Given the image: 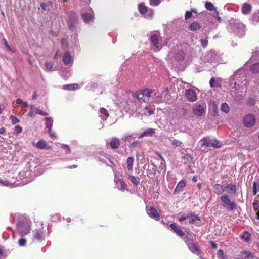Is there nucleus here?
I'll list each match as a JSON object with an SVG mask.
<instances>
[{"instance_id":"obj_46","label":"nucleus","mask_w":259,"mask_h":259,"mask_svg":"<svg viewBox=\"0 0 259 259\" xmlns=\"http://www.w3.org/2000/svg\"><path fill=\"white\" fill-rule=\"evenodd\" d=\"M61 46L63 48H66L68 47L67 41L66 39L63 38L61 41Z\"/></svg>"},{"instance_id":"obj_17","label":"nucleus","mask_w":259,"mask_h":259,"mask_svg":"<svg viewBox=\"0 0 259 259\" xmlns=\"http://www.w3.org/2000/svg\"><path fill=\"white\" fill-rule=\"evenodd\" d=\"M252 6L249 3H244L241 8V12L243 14L246 15L250 13Z\"/></svg>"},{"instance_id":"obj_16","label":"nucleus","mask_w":259,"mask_h":259,"mask_svg":"<svg viewBox=\"0 0 259 259\" xmlns=\"http://www.w3.org/2000/svg\"><path fill=\"white\" fill-rule=\"evenodd\" d=\"M53 125V120L50 117H47L46 118V126L48 128V131L51 137H54L55 135L51 133V128Z\"/></svg>"},{"instance_id":"obj_1","label":"nucleus","mask_w":259,"mask_h":259,"mask_svg":"<svg viewBox=\"0 0 259 259\" xmlns=\"http://www.w3.org/2000/svg\"><path fill=\"white\" fill-rule=\"evenodd\" d=\"M221 205L228 211H232L237 208V205L234 201H232L229 196L224 194L220 197Z\"/></svg>"},{"instance_id":"obj_37","label":"nucleus","mask_w":259,"mask_h":259,"mask_svg":"<svg viewBox=\"0 0 259 259\" xmlns=\"http://www.w3.org/2000/svg\"><path fill=\"white\" fill-rule=\"evenodd\" d=\"M145 98H149L151 96L152 91L148 89L141 90Z\"/></svg>"},{"instance_id":"obj_47","label":"nucleus","mask_w":259,"mask_h":259,"mask_svg":"<svg viewBox=\"0 0 259 259\" xmlns=\"http://www.w3.org/2000/svg\"><path fill=\"white\" fill-rule=\"evenodd\" d=\"M26 240L25 239L21 238L18 240V244L20 246H24L25 245Z\"/></svg>"},{"instance_id":"obj_8","label":"nucleus","mask_w":259,"mask_h":259,"mask_svg":"<svg viewBox=\"0 0 259 259\" xmlns=\"http://www.w3.org/2000/svg\"><path fill=\"white\" fill-rule=\"evenodd\" d=\"M161 40V37L157 34H153L150 37L151 43L157 49L159 48Z\"/></svg>"},{"instance_id":"obj_48","label":"nucleus","mask_w":259,"mask_h":259,"mask_svg":"<svg viewBox=\"0 0 259 259\" xmlns=\"http://www.w3.org/2000/svg\"><path fill=\"white\" fill-rule=\"evenodd\" d=\"M252 193L253 195H255L257 193V183L255 182H254L253 184Z\"/></svg>"},{"instance_id":"obj_63","label":"nucleus","mask_w":259,"mask_h":259,"mask_svg":"<svg viewBox=\"0 0 259 259\" xmlns=\"http://www.w3.org/2000/svg\"><path fill=\"white\" fill-rule=\"evenodd\" d=\"M248 103L251 105H253L255 103V101L253 99H249V100H248Z\"/></svg>"},{"instance_id":"obj_21","label":"nucleus","mask_w":259,"mask_h":259,"mask_svg":"<svg viewBox=\"0 0 259 259\" xmlns=\"http://www.w3.org/2000/svg\"><path fill=\"white\" fill-rule=\"evenodd\" d=\"M94 17L93 13H85L82 14V18L85 23L92 21Z\"/></svg>"},{"instance_id":"obj_23","label":"nucleus","mask_w":259,"mask_h":259,"mask_svg":"<svg viewBox=\"0 0 259 259\" xmlns=\"http://www.w3.org/2000/svg\"><path fill=\"white\" fill-rule=\"evenodd\" d=\"M240 237L241 239L244 240L245 242H248L250 240L251 234L249 232L245 231Z\"/></svg>"},{"instance_id":"obj_15","label":"nucleus","mask_w":259,"mask_h":259,"mask_svg":"<svg viewBox=\"0 0 259 259\" xmlns=\"http://www.w3.org/2000/svg\"><path fill=\"white\" fill-rule=\"evenodd\" d=\"M186 184L185 181L184 180H182L177 184L174 192V193L176 194L180 193L183 190V188L186 186Z\"/></svg>"},{"instance_id":"obj_7","label":"nucleus","mask_w":259,"mask_h":259,"mask_svg":"<svg viewBox=\"0 0 259 259\" xmlns=\"http://www.w3.org/2000/svg\"><path fill=\"white\" fill-rule=\"evenodd\" d=\"M185 96L190 102H194L197 100V95L195 91L193 89H188L185 91Z\"/></svg>"},{"instance_id":"obj_56","label":"nucleus","mask_w":259,"mask_h":259,"mask_svg":"<svg viewBox=\"0 0 259 259\" xmlns=\"http://www.w3.org/2000/svg\"><path fill=\"white\" fill-rule=\"evenodd\" d=\"M28 116L29 117H34V111L33 110H30L28 114Z\"/></svg>"},{"instance_id":"obj_36","label":"nucleus","mask_w":259,"mask_h":259,"mask_svg":"<svg viewBox=\"0 0 259 259\" xmlns=\"http://www.w3.org/2000/svg\"><path fill=\"white\" fill-rule=\"evenodd\" d=\"M172 145L174 148L177 147H180L182 145V142L178 140L177 139H174L172 141Z\"/></svg>"},{"instance_id":"obj_27","label":"nucleus","mask_w":259,"mask_h":259,"mask_svg":"<svg viewBox=\"0 0 259 259\" xmlns=\"http://www.w3.org/2000/svg\"><path fill=\"white\" fill-rule=\"evenodd\" d=\"M201 28L200 24L197 21H194L192 22L189 25V29L192 31H196L200 29Z\"/></svg>"},{"instance_id":"obj_35","label":"nucleus","mask_w":259,"mask_h":259,"mask_svg":"<svg viewBox=\"0 0 259 259\" xmlns=\"http://www.w3.org/2000/svg\"><path fill=\"white\" fill-rule=\"evenodd\" d=\"M221 109L222 111L227 113L229 112L230 108L227 103H223L221 105Z\"/></svg>"},{"instance_id":"obj_28","label":"nucleus","mask_w":259,"mask_h":259,"mask_svg":"<svg viewBox=\"0 0 259 259\" xmlns=\"http://www.w3.org/2000/svg\"><path fill=\"white\" fill-rule=\"evenodd\" d=\"M36 147L37 149H45V148L48 149L49 148L48 147H47V142L44 140H39L36 144Z\"/></svg>"},{"instance_id":"obj_42","label":"nucleus","mask_w":259,"mask_h":259,"mask_svg":"<svg viewBox=\"0 0 259 259\" xmlns=\"http://www.w3.org/2000/svg\"><path fill=\"white\" fill-rule=\"evenodd\" d=\"M130 177H131V180L133 183H134L136 185H138L139 184L140 182H139V180L138 178L134 176H132Z\"/></svg>"},{"instance_id":"obj_62","label":"nucleus","mask_w":259,"mask_h":259,"mask_svg":"<svg viewBox=\"0 0 259 259\" xmlns=\"http://www.w3.org/2000/svg\"><path fill=\"white\" fill-rule=\"evenodd\" d=\"M37 93L36 91H35L33 93L32 98V99H36L37 98Z\"/></svg>"},{"instance_id":"obj_51","label":"nucleus","mask_w":259,"mask_h":259,"mask_svg":"<svg viewBox=\"0 0 259 259\" xmlns=\"http://www.w3.org/2000/svg\"><path fill=\"white\" fill-rule=\"evenodd\" d=\"M192 16V13L191 11H187L185 15V19L186 20L188 19Z\"/></svg>"},{"instance_id":"obj_11","label":"nucleus","mask_w":259,"mask_h":259,"mask_svg":"<svg viewBox=\"0 0 259 259\" xmlns=\"http://www.w3.org/2000/svg\"><path fill=\"white\" fill-rule=\"evenodd\" d=\"M107 144L110 145L112 149H116L119 147L120 142L119 139L116 137H113L111 139L110 142Z\"/></svg>"},{"instance_id":"obj_59","label":"nucleus","mask_w":259,"mask_h":259,"mask_svg":"<svg viewBox=\"0 0 259 259\" xmlns=\"http://www.w3.org/2000/svg\"><path fill=\"white\" fill-rule=\"evenodd\" d=\"M0 183L5 186H7L9 184L8 181H4L2 180H0Z\"/></svg>"},{"instance_id":"obj_32","label":"nucleus","mask_w":259,"mask_h":259,"mask_svg":"<svg viewBox=\"0 0 259 259\" xmlns=\"http://www.w3.org/2000/svg\"><path fill=\"white\" fill-rule=\"evenodd\" d=\"M78 87V84H67L65 85L63 87V89L64 90H74L77 89Z\"/></svg>"},{"instance_id":"obj_2","label":"nucleus","mask_w":259,"mask_h":259,"mask_svg":"<svg viewBox=\"0 0 259 259\" xmlns=\"http://www.w3.org/2000/svg\"><path fill=\"white\" fill-rule=\"evenodd\" d=\"M201 141L202 142V147H212L214 148H218L222 146V143L220 141L216 140H211L208 137L203 138Z\"/></svg>"},{"instance_id":"obj_26","label":"nucleus","mask_w":259,"mask_h":259,"mask_svg":"<svg viewBox=\"0 0 259 259\" xmlns=\"http://www.w3.org/2000/svg\"><path fill=\"white\" fill-rule=\"evenodd\" d=\"M138 9L141 14H144L148 11V8L143 3L139 4Z\"/></svg>"},{"instance_id":"obj_38","label":"nucleus","mask_w":259,"mask_h":259,"mask_svg":"<svg viewBox=\"0 0 259 259\" xmlns=\"http://www.w3.org/2000/svg\"><path fill=\"white\" fill-rule=\"evenodd\" d=\"M100 112L102 114L105 115V118H101L103 120H105L107 119V117L109 116V113L107 112V110L105 108H101L100 109Z\"/></svg>"},{"instance_id":"obj_6","label":"nucleus","mask_w":259,"mask_h":259,"mask_svg":"<svg viewBox=\"0 0 259 259\" xmlns=\"http://www.w3.org/2000/svg\"><path fill=\"white\" fill-rule=\"evenodd\" d=\"M146 210L150 218H153L157 221L160 219V214L156 209L153 206H147Z\"/></svg>"},{"instance_id":"obj_33","label":"nucleus","mask_w":259,"mask_h":259,"mask_svg":"<svg viewBox=\"0 0 259 259\" xmlns=\"http://www.w3.org/2000/svg\"><path fill=\"white\" fill-rule=\"evenodd\" d=\"M134 159L132 157H128L126 160V163L127 164V168L128 170H132L133 166Z\"/></svg>"},{"instance_id":"obj_24","label":"nucleus","mask_w":259,"mask_h":259,"mask_svg":"<svg viewBox=\"0 0 259 259\" xmlns=\"http://www.w3.org/2000/svg\"><path fill=\"white\" fill-rule=\"evenodd\" d=\"M30 109L31 110H34L35 113L40 114L42 116H47L48 115L47 113L45 111H42L39 107H35L34 105H31L30 106Z\"/></svg>"},{"instance_id":"obj_57","label":"nucleus","mask_w":259,"mask_h":259,"mask_svg":"<svg viewBox=\"0 0 259 259\" xmlns=\"http://www.w3.org/2000/svg\"><path fill=\"white\" fill-rule=\"evenodd\" d=\"M7 49L8 50H9V51H10L11 52H13V53L15 52V49L13 47H11L10 46H8Z\"/></svg>"},{"instance_id":"obj_25","label":"nucleus","mask_w":259,"mask_h":259,"mask_svg":"<svg viewBox=\"0 0 259 259\" xmlns=\"http://www.w3.org/2000/svg\"><path fill=\"white\" fill-rule=\"evenodd\" d=\"M240 255L243 258H253L255 256L254 254L251 253L249 251H242L240 252Z\"/></svg>"},{"instance_id":"obj_12","label":"nucleus","mask_w":259,"mask_h":259,"mask_svg":"<svg viewBox=\"0 0 259 259\" xmlns=\"http://www.w3.org/2000/svg\"><path fill=\"white\" fill-rule=\"evenodd\" d=\"M114 182L116 183L118 189L120 190L124 191L126 189V185L122 179L115 177Z\"/></svg>"},{"instance_id":"obj_14","label":"nucleus","mask_w":259,"mask_h":259,"mask_svg":"<svg viewBox=\"0 0 259 259\" xmlns=\"http://www.w3.org/2000/svg\"><path fill=\"white\" fill-rule=\"evenodd\" d=\"M225 189L219 184H215L213 186V191L217 195H221L224 192Z\"/></svg>"},{"instance_id":"obj_40","label":"nucleus","mask_w":259,"mask_h":259,"mask_svg":"<svg viewBox=\"0 0 259 259\" xmlns=\"http://www.w3.org/2000/svg\"><path fill=\"white\" fill-rule=\"evenodd\" d=\"M45 70L46 71H49L52 70V67H53V65L50 62H46L45 63Z\"/></svg>"},{"instance_id":"obj_53","label":"nucleus","mask_w":259,"mask_h":259,"mask_svg":"<svg viewBox=\"0 0 259 259\" xmlns=\"http://www.w3.org/2000/svg\"><path fill=\"white\" fill-rule=\"evenodd\" d=\"M145 110H148V115L149 116V115H151L152 114H154V110H152V109H148V107L147 106H146L145 107Z\"/></svg>"},{"instance_id":"obj_9","label":"nucleus","mask_w":259,"mask_h":259,"mask_svg":"<svg viewBox=\"0 0 259 259\" xmlns=\"http://www.w3.org/2000/svg\"><path fill=\"white\" fill-rule=\"evenodd\" d=\"M205 112L203 107L200 104H196L193 108V112L194 114L197 116H201Z\"/></svg>"},{"instance_id":"obj_5","label":"nucleus","mask_w":259,"mask_h":259,"mask_svg":"<svg viewBox=\"0 0 259 259\" xmlns=\"http://www.w3.org/2000/svg\"><path fill=\"white\" fill-rule=\"evenodd\" d=\"M255 123V118L252 114H247L243 118V123L246 127H252L254 125Z\"/></svg>"},{"instance_id":"obj_31","label":"nucleus","mask_w":259,"mask_h":259,"mask_svg":"<svg viewBox=\"0 0 259 259\" xmlns=\"http://www.w3.org/2000/svg\"><path fill=\"white\" fill-rule=\"evenodd\" d=\"M252 22L254 24L259 23V11L253 14L252 17Z\"/></svg>"},{"instance_id":"obj_64","label":"nucleus","mask_w":259,"mask_h":259,"mask_svg":"<svg viewBox=\"0 0 259 259\" xmlns=\"http://www.w3.org/2000/svg\"><path fill=\"white\" fill-rule=\"evenodd\" d=\"M6 132V130L4 127L0 128V134H4Z\"/></svg>"},{"instance_id":"obj_39","label":"nucleus","mask_w":259,"mask_h":259,"mask_svg":"<svg viewBox=\"0 0 259 259\" xmlns=\"http://www.w3.org/2000/svg\"><path fill=\"white\" fill-rule=\"evenodd\" d=\"M10 119L11 121V123L13 125H15L17 124V123L19 122L20 120L19 119H18L14 115H11L10 117Z\"/></svg>"},{"instance_id":"obj_20","label":"nucleus","mask_w":259,"mask_h":259,"mask_svg":"<svg viewBox=\"0 0 259 259\" xmlns=\"http://www.w3.org/2000/svg\"><path fill=\"white\" fill-rule=\"evenodd\" d=\"M155 130L153 128H148L144 132L141 134L139 136V138L141 139L146 136H152L155 134Z\"/></svg>"},{"instance_id":"obj_60","label":"nucleus","mask_w":259,"mask_h":259,"mask_svg":"<svg viewBox=\"0 0 259 259\" xmlns=\"http://www.w3.org/2000/svg\"><path fill=\"white\" fill-rule=\"evenodd\" d=\"M16 104H20L22 103V100L20 98H17L15 101Z\"/></svg>"},{"instance_id":"obj_34","label":"nucleus","mask_w":259,"mask_h":259,"mask_svg":"<svg viewBox=\"0 0 259 259\" xmlns=\"http://www.w3.org/2000/svg\"><path fill=\"white\" fill-rule=\"evenodd\" d=\"M137 98L139 101H146L145 97L141 90L137 93Z\"/></svg>"},{"instance_id":"obj_29","label":"nucleus","mask_w":259,"mask_h":259,"mask_svg":"<svg viewBox=\"0 0 259 259\" xmlns=\"http://www.w3.org/2000/svg\"><path fill=\"white\" fill-rule=\"evenodd\" d=\"M249 70L253 74L259 73V63L252 65L250 67Z\"/></svg>"},{"instance_id":"obj_45","label":"nucleus","mask_w":259,"mask_h":259,"mask_svg":"<svg viewBox=\"0 0 259 259\" xmlns=\"http://www.w3.org/2000/svg\"><path fill=\"white\" fill-rule=\"evenodd\" d=\"M22 131V128L19 125H16L14 128V133L16 135L20 133Z\"/></svg>"},{"instance_id":"obj_61","label":"nucleus","mask_w":259,"mask_h":259,"mask_svg":"<svg viewBox=\"0 0 259 259\" xmlns=\"http://www.w3.org/2000/svg\"><path fill=\"white\" fill-rule=\"evenodd\" d=\"M60 54H61L60 51L59 50L57 51V52L54 56V58L56 59L58 56H59L60 55Z\"/></svg>"},{"instance_id":"obj_54","label":"nucleus","mask_w":259,"mask_h":259,"mask_svg":"<svg viewBox=\"0 0 259 259\" xmlns=\"http://www.w3.org/2000/svg\"><path fill=\"white\" fill-rule=\"evenodd\" d=\"M210 245H211V247L214 249H216L218 247L217 244L212 241H211L210 242Z\"/></svg>"},{"instance_id":"obj_58","label":"nucleus","mask_w":259,"mask_h":259,"mask_svg":"<svg viewBox=\"0 0 259 259\" xmlns=\"http://www.w3.org/2000/svg\"><path fill=\"white\" fill-rule=\"evenodd\" d=\"M40 7H41V8L43 10H46V7H47V5L45 3H41L40 4Z\"/></svg>"},{"instance_id":"obj_30","label":"nucleus","mask_w":259,"mask_h":259,"mask_svg":"<svg viewBox=\"0 0 259 259\" xmlns=\"http://www.w3.org/2000/svg\"><path fill=\"white\" fill-rule=\"evenodd\" d=\"M34 237L38 240H41L44 239L43 232L41 230H36L34 234Z\"/></svg>"},{"instance_id":"obj_55","label":"nucleus","mask_w":259,"mask_h":259,"mask_svg":"<svg viewBox=\"0 0 259 259\" xmlns=\"http://www.w3.org/2000/svg\"><path fill=\"white\" fill-rule=\"evenodd\" d=\"M215 79L212 77L210 79V81H209V84H210V85L211 86V87H214V83H215Z\"/></svg>"},{"instance_id":"obj_3","label":"nucleus","mask_w":259,"mask_h":259,"mask_svg":"<svg viewBox=\"0 0 259 259\" xmlns=\"http://www.w3.org/2000/svg\"><path fill=\"white\" fill-rule=\"evenodd\" d=\"M17 229L21 237L28 234L30 230L29 225L25 223H19L17 225Z\"/></svg>"},{"instance_id":"obj_50","label":"nucleus","mask_w":259,"mask_h":259,"mask_svg":"<svg viewBox=\"0 0 259 259\" xmlns=\"http://www.w3.org/2000/svg\"><path fill=\"white\" fill-rule=\"evenodd\" d=\"M200 42H201V45L203 48H206L208 44V40L206 39H201Z\"/></svg>"},{"instance_id":"obj_10","label":"nucleus","mask_w":259,"mask_h":259,"mask_svg":"<svg viewBox=\"0 0 259 259\" xmlns=\"http://www.w3.org/2000/svg\"><path fill=\"white\" fill-rule=\"evenodd\" d=\"M70 18H71V19L69 20L67 23L69 29L71 30L77 23V18L76 14L74 12H71L70 13Z\"/></svg>"},{"instance_id":"obj_4","label":"nucleus","mask_w":259,"mask_h":259,"mask_svg":"<svg viewBox=\"0 0 259 259\" xmlns=\"http://www.w3.org/2000/svg\"><path fill=\"white\" fill-rule=\"evenodd\" d=\"M185 242L187 244L189 249L192 252L197 254H198L200 252L198 244L196 243H194L193 239L186 237Z\"/></svg>"},{"instance_id":"obj_52","label":"nucleus","mask_w":259,"mask_h":259,"mask_svg":"<svg viewBox=\"0 0 259 259\" xmlns=\"http://www.w3.org/2000/svg\"><path fill=\"white\" fill-rule=\"evenodd\" d=\"M212 107L213 109V115L215 116L218 114V107L215 103L213 104Z\"/></svg>"},{"instance_id":"obj_49","label":"nucleus","mask_w":259,"mask_h":259,"mask_svg":"<svg viewBox=\"0 0 259 259\" xmlns=\"http://www.w3.org/2000/svg\"><path fill=\"white\" fill-rule=\"evenodd\" d=\"M253 208L255 210L258 209L259 207V201L258 200H254L253 203Z\"/></svg>"},{"instance_id":"obj_43","label":"nucleus","mask_w":259,"mask_h":259,"mask_svg":"<svg viewBox=\"0 0 259 259\" xmlns=\"http://www.w3.org/2000/svg\"><path fill=\"white\" fill-rule=\"evenodd\" d=\"M217 255L219 258H221V259H225V256L224 254L223 250L222 249H220L218 251Z\"/></svg>"},{"instance_id":"obj_13","label":"nucleus","mask_w":259,"mask_h":259,"mask_svg":"<svg viewBox=\"0 0 259 259\" xmlns=\"http://www.w3.org/2000/svg\"><path fill=\"white\" fill-rule=\"evenodd\" d=\"M169 227L176 233L178 236L183 237L184 235V233L181 230L180 226H178L176 224H171L169 225Z\"/></svg>"},{"instance_id":"obj_19","label":"nucleus","mask_w":259,"mask_h":259,"mask_svg":"<svg viewBox=\"0 0 259 259\" xmlns=\"http://www.w3.org/2000/svg\"><path fill=\"white\" fill-rule=\"evenodd\" d=\"M224 189H226L228 193L235 194L236 191V187L234 184H229L227 185Z\"/></svg>"},{"instance_id":"obj_22","label":"nucleus","mask_w":259,"mask_h":259,"mask_svg":"<svg viewBox=\"0 0 259 259\" xmlns=\"http://www.w3.org/2000/svg\"><path fill=\"white\" fill-rule=\"evenodd\" d=\"M205 7L208 10H214L215 11V14L217 15H219V12L217 11V8L214 6L212 3L210 2H206L205 3Z\"/></svg>"},{"instance_id":"obj_44","label":"nucleus","mask_w":259,"mask_h":259,"mask_svg":"<svg viewBox=\"0 0 259 259\" xmlns=\"http://www.w3.org/2000/svg\"><path fill=\"white\" fill-rule=\"evenodd\" d=\"M161 3L160 0H150V4L151 6H157Z\"/></svg>"},{"instance_id":"obj_41","label":"nucleus","mask_w":259,"mask_h":259,"mask_svg":"<svg viewBox=\"0 0 259 259\" xmlns=\"http://www.w3.org/2000/svg\"><path fill=\"white\" fill-rule=\"evenodd\" d=\"M197 220H200L199 218L197 215L191 214L190 219L189 220V223L190 224H192Z\"/></svg>"},{"instance_id":"obj_18","label":"nucleus","mask_w":259,"mask_h":259,"mask_svg":"<svg viewBox=\"0 0 259 259\" xmlns=\"http://www.w3.org/2000/svg\"><path fill=\"white\" fill-rule=\"evenodd\" d=\"M63 62L65 65H67L71 62V57L69 54V52L66 51L63 55Z\"/></svg>"}]
</instances>
